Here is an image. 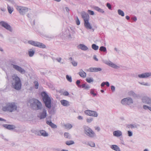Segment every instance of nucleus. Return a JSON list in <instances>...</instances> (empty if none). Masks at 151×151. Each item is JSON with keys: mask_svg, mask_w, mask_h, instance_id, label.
Returning <instances> with one entry per match:
<instances>
[{"mask_svg": "<svg viewBox=\"0 0 151 151\" xmlns=\"http://www.w3.org/2000/svg\"><path fill=\"white\" fill-rule=\"evenodd\" d=\"M81 87L82 88H84L85 89L88 90L90 88V86L88 85H86V84L84 83L81 85Z\"/></svg>", "mask_w": 151, "mask_h": 151, "instance_id": "obj_32", "label": "nucleus"}, {"mask_svg": "<svg viewBox=\"0 0 151 151\" xmlns=\"http://www.w3.org/2000/svg\"><path fill=\"white\" fill-rule=\"evenodd\" d=\"M138 77L139 78H144L143 73L141 74H139L138 75Z\"/></svg>", "mask_w": 151, "mask_h": 151, "instance_id": "obj_53", "label": "nucleus"}, {"mask_svg": "<svg viewBox=\"0 0 151 151\" xmlns=\"http://www.w3.org/2000/svg\"><path fill=\"white\" fill-rule=\"evenodd\" d=\"M82 17L83 19L84 22L86 21L89 20V16L88 14L84 12H83L81 13Z\"/></svg>", "mask_w": 151, "mask_h": 151, "instance_id": "obj_16", "label": "nucleus"}, {"mask_svg": "<svg viewBox=\"0 0 151 151\" xmlns=\"http://www.w3.org/2000/svg\"><path fill=\"white\" fill-rule=\"evenodd\" d=\"M90 93L91 94H93L94 96L96 95V94L94 93V91L92 89H91V90Z\"/></svg>", "mask_w": 151, "mask_h": 151, "instance_id": "obj_54", "label": "nucleus"}, {"mask_svg": "<svg viewBox=\"0 0 151 151\" xmlns=\"http://www.w3.org/2000/svg\"><path fill=\"white\" fill-rule=\"evenodd\" d=\"M11 84L12 87L17 90H20L21 88L22 83L20 78L17 75L12 76Z\"/></svg>", "mask_w": 151, "mask_h": 151, "instance_id": "obj_1", "label": "nucleus"}, {"mask_svg": "<svg viewBox=\"0 0 151 151\" xmlns=\"http://www.w3.org/2000/svg\"><path fill=\"white\" fill-rule=\"evenodd\" d=\"M13 68L15 70L19 71L22 74H24L25 73L26 71L25 70L21 67L17 65H15L14 64H12Z\"/></svg>", "mask_w": 151, "mask_h": 151, "instance_id": "obj_14", "label": "nucleus"}, {"mask_svg": "<svg viewBox=\"0 0 151 151\" xmlns=\"http://www.w3.org/2000/svg\"><path fill=\"white\" fill-rule=\"evenodd\" d=\"M3 126L9 130H13L16 128V127L13 125L4 124Z\"/></svg>", "mask_w": 151, "mask_h": 151, "instance_id": "obj_17", "label": "nucleus"}, {"mask_svg": "<svg viewBox=\"0 0 151 151\" xmlns=\"http://www.w3.org/2000/svg\"><path fill=\"white\" fill-rule=\"evenodd\" d=\"M61 104L63 106H69V102L66 100H63L60 101Z\"/></svg>", "mask_w": 151, "mask_h": 151, "instance_id": "obj_19", "label": "nucleus"}, {"mask_svg": "<svg viewBox=\"0 0 151 151\" xmlns=\"http://www.w3.org/2000/svg\"><path fill=\"white\" fill-rule=\"evenodd\" d=\"M17 109V106L14 102H9L3 106L2 110L5 112H12L15 111Z\"/></svg>", "mask_w": 151, "mask_h": 151, "instance_id": "obj_2", "label": "nucleus"}, {"mask_svg": "<svg viewBox=\"0 0 151 151\" xmlns=\"http://www.w3.org/2000/svg\"><path fill=\"white\" fill-rule=\"evenodd\" d=\"M38 134V135H41L44 137H47L48 136V134L44 130H41Z\"/></svg>", "mask_w": 151, "mask_h": 151, "instance_id": "obj_23", "label": "nucleus"}, {"mask_svg": "<svg viewBox=\"0 0 151 151\" xmlns=\"http://www.w3.org/2000/svg\"><path fill=\"white\" fill-rule=\"evenodd\" d=\"M113 135L116 137H119L122 135V132L120 130H117L113 132Z\"/></svg>", "mask_w": 151, "mask_h": 151, "instance_id": "obj_18", "label": "nucleus"}, {"mask_svg": "<svg viewBox=\"0 0 151 151\" xmlns=\"http://www.w3.org/2000/svg\"><path fill=\"white\" fill-rule=\"evenodd\" d=\"M111 89L112 91H114L115 90V87L113 86H111Z\"/></svg>", "mask_w": 151, "mask_h": 151, "instance_id": "obj_56", "label": "nucleus"}, {"mask_svg": "<svg viewBox=\"0 0 151 151\" xmlns=\"http://www.w3.org/2000/svg\"><path fill=\"white\" fill-rule=\"evenodd\" d=\"M84 144H87V145H88L92 147H94L95 146V145L94 142H88L87 144H86V143H85Z\"/></svg>", "mask_w": 151, "mask_h": 151, "instance_id": "obj_29", "label": "nucleus"}, {"mask_svg": "<svg viewBox=\"0 0 151 151\" xmlns=\"http://www.w3.org/2000/svg\"><path fill=\"white\" fill-rule=\"evenodd\" d=\"M99 50L105 52L106 51V49L105 47L104 46H101L100 47Z\"/></svg>", "mask_w": 151, "mask_h": 151, "instance_id": "obj_43", "label": "nucleus"}, {"mask_svg": "<svg viewBox=\"0 0 151 151\" xmlns=\"http://www.w3.org/2000/svg\"><path fill=\"white\" fill-rule=\"evenodd\" d=\"M63 94L64 96H68L69 95V93L67 91H65L63 93Z\"/></svg>", "mask_w": 151, "mask_h": 151, "instance_id": "obj_57", "label": "nucleus"}, {"mask_svg": "<svg viewBox=\"0 0 151 151\" xmlns=\"http://www.w3.org/2000/svg\"><path fill=\"white\" fill-rule=\"evenodd\" d=\"M35 53V51L32 49H30L28 51L29 56L30 57L33 56Z\"/></svg>", "mask_w": 151, "mask_h": 151, "instance_id": "obj_28", "label": "nucleus"}, {"mask_svg": "<svg viewBox=\"0 0 151 151\" xmlns=\"http://www.w3.org/2000/svg\"><path fill=\"white\" fill-rule=\"evenodd\" d=\"M93 58L96 61H98V59L96 58V55H94L93 56Z\"/></svg>", "mask_w": 151, "mask_h": 151, "instance_id": "obj_60", "label": "nucleus"}, {"mask_svg": "<svg viewBox=\"0 0 151 151\" xmlns=\"http://www.w3.org/2000/svg\"><path fill=\"white\" fill-rule=\"evenodd\" d=\"M95 129L98 131H99L100 130V128L99 127H95Z\"/></svg>", "mask_w": 151, "mask_h": 151, "instance_id": "obj_61", "label": "nucleus"}, {"mask_svg": "<svg viewBox=\"0 0 151 151\" xmlns=\"http://www.w3.org/2000/svg\"><path fill=\"white\" fill-rule=\"evenodd\" d=\"M78 74L79 76L81 77L85 78L86 77V73L82 69H81L80 71L78 72Z\"/></svg>", "mask_w": 151, "mask_h": 151, "instance_id": "obj_20", "label": "nucleus"}, {"mask_svg": "<svg viewBox=\"0 0 151 151\" xmlns=\"http://www.w3.org/2000/svg\"><path fill=\"white\" fill-rule=\"evenodd\" d=\"M46 123L49 125L52 128H56L57 127V126L52 122L51 121H47Z\"/></svg>", "mask_w": 151, "mask_h": 151, "instance_id": "obj_22", "label": "nucleus"}, {"mask_svg": "<svg viewBox=\"0 0 151 151\" xmlns=\"http://www.w3.org/2000/svg\"><path fill=\"white\" fill-rule=\"evenodd\" d=\"M83 128L84 132L87 136L91 138H93L96 136L94 132L88 127L84 126Z\"/></svg>", "mask_w": 151, "mask_h": 151, "instance_id": "obj_5", "label": "nucleus"}, {"mask_svg": "<svg viewBox=\"0 0 151 151\" xmlns=\"http://www.w3.org/2000/svg\"><path fill=\"white\" fill-rule=\"evenodd\" d=\"M144 78H148L151 76V72H147L143 73Z\"/></svg>", "mask_w": 151, "mask_h": 151, "instance_id": "obj_30", "label": "nucleus"}, {"mask_svg": "<svg viewBox=\"0 0 151 151\" xmlns=\"http://www.w3.org/2000/svg\"><path fill=\"white\" fill-rule=\"evenodd\" d=\"M94 9L96 11H97L99 12L104 13V10L98 6H95L94 7Z\"/></svg>", "mask_w": 151, "mask_h": 151, "instance_id": "obj_27", "label": "nucleus"}, {"mask_svg": "<svg viewBox=\"0 0 151 151\" xmlns=\"http://www.w3.org/2000/svg\"><path fill=\"white\" fill-rule=\"evenodd\" d=\"M7 10L9 13L11 14L14 10V9L12 6H10L9 4H7Z\"/></svg>", "mask_w": 151, "mask_h": 151, "instance_id": "obj_26", "label": "nucleus"}, {"mask_svg": "<svg viewBox=\"0 0 151 151\" xmlns=\"http://www.w3.org/2000/svg\"><path fill=\"white\" fill-rule=\"evenodd\" d=\"M78 48L81 49V50L85 51L87 50L88 49V47L83 44H80L78 46Z\"/></svg>", "mask_w": 151, "mask_h": 151, "instance_id": "obj_24", "label": "nucleus"}, {"mask_svg": "<svg viewBox=\"0 0 151 151\" xmlns=\"http://www.w3.org/2000/svg\"><path fill=\"white\" fill-rule=\"evenodd\" d=\"M105 84L107 86V87H109V82L108 81H106L105 82Z\"/></svg>", "mask_w": 151, "mask_h": 151, "instance_id": "obj_59", "label": "nucleus"}, {"mask_svg": "<svg viewBox=\"0 0 151 151\" xmlns=\"http://www.w3.org/2000/svg\"><path fill=\"white\" fill-rule=\"evenodd\" d=\"M84 24L86 28L87 29H91L92 28V27L89 22L88 20L85 22Z\"/></svg>", "mask_w": 151, "mask_h": 151, "instance_id": "obj_21", "label": "nucleus"}, {"mask_svg": "<svg viewBox=\"0 0 151 151\" xmlns=\"http://www.w3.org/2000/svg\"><path fill=\"white\" fill-rule=\"evenodd\" d=\"M64 136L65 138L68 139H70L71 137L70 134L68 132H65L64 134Z\"/></svg>", "mask_w": 151, "mask_h": 151, "instance_id": "obj_33", "label": "nucleus"}, {"mask_svg": "<svg viewBox=\"0 0 151 151\" xmlns=\"http://www.w3.org/2000/svg\"><path fill=\"white\" fill-rule=\"evenodd\" d=\"M127 127L129 128H130L131 129L137 128V126L136 125L134 124H129L127 126Z\"/></svg>", "mask_w": 151, "mask_h": 151, "instance_id": "obj_36", "label": "nucleus"}, {"mask_svg": "<svg viewBox=\"0 0 151 151\" xmlns=\"http://www.w3.org/2000/svg\"><path fill=\"white\" fill-rule=\"evenodd\" d=\"M41 96L45 106L50 109L51 107V100L50 98L46 93L44 91L42 93Z\"/></svg>", "mask_w": 151, "mask_h": 151, "instance_id": "obj_3", "label": "nucleus"}, {"mask_svg": "<svg viewBox=\"0 0 151 151\" xmlns=\"http://www.w3.org/2000/svg\"><path fill=\"white\" fill-rule=\"evenodd\" d=\"M128 95L130 96H132L134 97L137 96V94L133 91H130L128 92Z\"/></svg>", "mask_w": 151, "mask_h": 151, "instance_id": "obj_31", "label": "nucleus"}, {"mask_svg": "<svg viewBox=\"0 0 151 151\" xmlns=\"http://www.w3.org/2000/svg\"><path fill=\"white\" fill-rule=\"evenodd\" d=\"M76 23L77 25H79L80 24V21L77 17H76Z\"/></svg>", "mask_w": 151, "mask_h": 151, "instance_id": "obj_52", "label": "nucleus"}, {"mask_svg": "<svg viewBox=\"0 0 151 151\" xmlns=\"http://www.w3.org/2000/svg\"><path fill=\"white\" fill-rule=\"evenodd\" d=\"M34 14L33 12H30L27 14V16L29 18H33L34 17Z\"/></svg>", "mask_w": 151, "mask_h": 151, "instance_id": "obj_41", "label": "nucleus"}, {"mask_svg": "<svg viewBox=\"0 0 151 151\" xmlns=\"http://www.w3.org/2000/svg\"><path fill=\"white\" fill-rule=\"evenodd\" d=\"M84 113L86 115L94 117H97L98 116L97 113L94 111L87 110L84 111Z\"/></svg>", "mask_w": 151, "mask_h": 151, "instance_id": "obj_9", "label": "nucleus"}, {"mask_svg": "<svg viewBox=\"0 0 151 151\" xmlns=\"http://www.w3.org/2000/svg\"><path fill=\"white\" fill-rule=\"evenodd\" d=\"M17 10L21 15H24L28 11V8L25 7L17 6Z\"/></svg>", "mask_w": 151, "mask_h": 151, "instance_id": "obj_7", "label": "nucleus"}, {"mask_svg": "<svg viewBox=\"0 0 151 151\" xmlns=\"http://www.w3.org/2000/svg\"><path fill=\"white\" fill-rule=\"evenodd\" d=\"M64 126L66 129H70L72 127V125L70 124H65Z\"/></svg>", "mask_w": 151, "mask_h": 151, "instance_id": "obj_38", "label": "nucleus"}, {"mask_svg": "<svg viewBox=\"0 0 151 151\" xmlns=\"http://www.w3.org/2000/svg\"><path fill=\"white\" fill-rule=\"evenodd\" d=\"M76 83L78 87H81V86L79 85V84L80 83V81L79 80H77L76 81Z\"/></svg>", "mask_w": 151, "mask_h": 151, "instance_id": "obj_48", "label": "nucleus"}, {"mask_svg": "<svg viewBox=\"0 0 151 151\" xmlns=\"http://www.w3.org/2000/svg\"><path fill=\"white\" fill-rule=\"evenodd\" d=\"M143 103L148 104L151 107V98L145 96L143 97L142 99Z\"/></svg>", "mask_w": 151, "mask_h": 151, "instance_id": "obj_12", "label": "nucleus"}, {"mask_svg": "<svg viewBox=\"0 0 151 151\" xmlns=\"http://www.w3.org/2000/svg\"><path fill=\"white\" fill-rule=\"evenodd\" d=\"M47 115V111L44 108L42 111L39 113L38 115V117L40 119H44L46 117Z\"/></svg>", "mask_w": 151, "mask_h": 151, "instance_id": "obj_13", "label": "nucleus"}, {"mask_svg": "<svg viewBox=\"0 0 151 151\" xmlns=\"http://www.w3.org/2000/svg\"><path fill=\"white\" fill-rule=\"evenodd\" d=\"M86 81L87 82L91 83L93 81V79L92 78H88L86 79Z\"/></svg>", "mask_w": 151, "mask_h": 151, "instance_id": "obj_42", "label": "nucleus"}, {"mask_svg": "<svg viewBox=\"0 0 151 151\" xmlns=\"http://www.w3.org/2000/svg\"><path fill=\"white\" fill-rule=\"evenodd\" d=\"M139 83L142 85L145 86H150V85L147 82H139Z\"/></svg>", "mask_w": 151, "mask_h": 151, "instance_id": "obj_45", "label": "nucleus"}, {"mask_svg": "<svg viewBox=\"0 0 151 151\" xmlns=\"http://www.w3.org/2000/svg\"><path fill=\"white\" fill-rule=\"evenodd\" d=\"M31 106L34 109H41L42 108V103L38 100L33 99L30 101Z\"/></svg>", "mask_w": 151, "mask_h": 151, "instance_id": "obj_4", "label": "nucleus"}, {"mask_svg": "<svg viewBox=\"0 0 151 151\" xmlns=\"http://www.w3.org/2000/svg\"><path fill=\"white\" fill-rule=\"evenodd\" d=\"M78 119H80V120H81V119H83V117L81 116H79L78 117Z\"/></svg>", "mask_w": 151, "mask_h": 151, "instance_id": "obj_64", "label": "nucleus"}, {"mask_svg": "<svg viewBox=\"0 0 151 151\" xmlns=\"http://www.w3.org/2000/svg\"><path fill=\"white\" fill-rule=\"evenodd\" d=\"M132 19L134 20V21H136L137 20V18L136 17H134L132 18Z\"/></svg>", "mask_w": 151, "mask_h": 151, "instance_id": "obj_62", "label": "nucleus"}, {"mask_svg": "<svg viewBox=\"0 0 151 151\" xmlns=\"http://www.w3.org/2000/svg\"><path fill=\"white\" fill-rule=\"evenodd\" d=\"M92 48L95 50H97L99 49V46L95 44H93L92 45Z\"/></svg>", "mask_w": 151, "mask_h": 151, "instance_id": "obj_40", "label": "nucleus"}, {"mask_svg": "<svg viewBox=\"0 0 151 151\" xmlns=\"http://www.w3.org/2000/svg\"><path fill=\"white\" fill-rule=\"evenodd\" d=\"M35 88L36 89H37L38 88V85L39 84L37 82H35Z\"/></svg>", "mask_w": 151, "mask_h": 151, "instance_id": "obj_55", "label": "nucleus"}, {"mask_svg": "<svg viewBox=\"0 0 151 151\" xmlns=\"http://www.w3.org/2000/svg\"><path fill=\"white\" fill-rule=\"evenodd\" d=\"M106 6L109 9H111L112 7L111 5L109 3H107L106 4Z\"/></svg>", "mask_w": 151, "mask_h": 151, "instance_id": "obj_50", "label": "nucleus"}, {"mask_svg": "<svg viewBox=\"0 0 151 151\" xmlns=\"http://www.w3.org/2000/svg\"><path fill=\"white\" fill-rule=\"evenodd\" d=\"M72 64L74 66H76L77 65V63L75 61H73L71 62Z\"/></svg>", "mask_w": 151, "mask_h": 151, "instance_id": "obj_49", "label": "nucleus"}, {"mask_svg": "<svg viewBox=\"0 0 151 151\" xmlns=\"http://www.w3.org/2000/svg\"><path fill=\"white\" fill-rule=\"evenodd\" d=\"M105 82H102L101 84V86L102 87H104V85H105Z\"/></svg>", "mask_w": 151, "mask_h": 151, "instance_id": "obj_63", "label": "nucleus"}, {"mask_svg": "<svg viewBox=\"0 0 151 151\" xmlns=\"http://www.w3.org/2000/svg\"><path fill=\"white\" fill-rule=\"evenodd\" d=\"M102 61L105 64L115 69H118L119 68V66H117L109 60H102Z\"/></svg>", "mask_w": 151, "mask_h": 151, "instance_id": "obj_11", "label": "nucleus"}, {"mask_svg": "<svg viewBox=\"0 0 151 151\" xmlns=\"http://www.w3.org/2000/svg\"><path fill=\"white\" fill-rule=\"evenodd\" d=\"M129 136L131 137L133 135L132 132L130 131H128L127 132Z\"/></svg>", "mask_w": 151, "mask_h": 151, "instance_id": "obj_51", "label": "nucleus"}, {"mask_svg": "<svg viewBox=\"0 0 151 151\" xmlns=\"http://www.w3.org/2000/svg\"><path fill=\"white\" fill-rule=\"evenodd\" d=\"M121 103L124 105H129L133 103V101L131 98L127 97L122 99L121 100Z\"/></svg>", "mask_w": 151, "mask_h": 151, "instance_id": "obj_8", "label": "nucleus"}, {"mask_svg": "<svg viewBox=\"0 0 151 151\" xmlns=\"http://www.w3.org/2000/svg\"><path fill=\"white\" fill-rule=\"evenodd\" d=\"M62 60V58H57L56 59V60L59 62L60 63V61H61Z\"/></svg>", "mask_w": 151, "mask_h": 151, "instance_id": "obj_58", "label": "nucleus"}, {"mask_svg": "<svg viewBox=\"0 0 151 151\" xmlns=\"http://www.w3.org/2000/svg\"><path fill=\"white\" fill-rule=\"evenodd\" d=\"M143 108L145 110L149 109L151 111V107L146 105H144L143 106Z\"/></svg>", "mask_w": 151, "mask_h": 151, "instance_id": "obj_37", "label": "nucleus"}, {"mask_svg": "<svg viewBox=\"0 0 151 151\" xmlns=\"http://www.w3.org/2000/svg\"><path fill=\"white\" fill-rule=\"evenodd\" d=\"M9 2L8 4H12V5H16L15 3L14 0H7Z\"/></svg>", "mask_w": 151, "mask_h": 151, "instance_id": "obj_39", "label": "nucleus"}, {"mask_svg": "<svg viewBox=\"0 0 151 151\" xmlns=\"http://www.w3.org/2000/svg\"><path fill=\"white\" fill-rule=\"evenodd\" d=\"M74 143V142L73 141L70 140L67 141L65 142V144L68 145H71L73 144Z\"/></svg>", "mask_w": 151, "mask_h": 151, "instance_id": "obj_35", "label": "nucleus"}, {"mask_svg": "<svg viewBox=\"0 0 151 151\" xmlns=\"http://www.w3.org/2000/svg\"><path fill=\"white\" fill-rule=\"evenodd\" d=\"M88 12L90 14L92 15H93L94 14L93 11L90 10H88Z\"/></svg>", "mask_w": 151, "mask_h": 151, "instance_id": "obj_47", "label": "nucleus"}, {"mask_svg": "<svg viewBox=\"0 0 151 151\" xmlns=\"http://www.w3.org/2000/svg\"><path fill=\"white\" fill-rule=\"evenodd\" d=\"M28 43L32 45L37 47L40 48H44L46 47L45 45L42 43L38 42L32 40L28 41Z\"/></svg>", "mask_w": 151, "mask_h": 151, "instance_id": "obj_6", "label": "nucleus"}, {"mask_svg": "<svg viewBox=\"0 0 151 151\" xmlns=\"http://www.w3.org/2000/svg\"><path fill=\"white\" fill-rule=\"evenodd\" d=\"M102 70L100 68H90L87 69L86 71L90 72H97L101 71Z\"/></svg>", "mask_w": 151, "mask_h": 151, "instance_id": "obj_15", "label": "nucleus"}, {"mask_svg": "<svg viewBox=\"0 0 151 151\" xmlns=\"http://www.w3.org/2000/svg\"><path fill=\"white\" fill-rule=\"evenodd\" d=\"M93 120V118H89L86 119V121L88 123H90Z\"/></svg>", "mask_w": 151, "mask_h": 151, "instance_id": "obj_46", "label": "nucleus"}, {"mask_svg": "<svg viewBox=\"0 0 151 151\" xmlns=\"http://www.w3.org/2000/svg\"><path fill=\"white\" fill-rule=\"evenodd\" d=\"M110 147L111 149L115 151H121L119 147L116 145H112Z\"/></svg>", "mask_w": 151, "mask_h": 151, "instance_id": "obj_25", "label": "nucleus"}, {"mask_svg": "<svg viewBox=\"0 0 151 151\" xmlns=\"http://www.w3.org/2000/svg\"><path fill=\"white\" fill-rule=\"evenodd\" d=\"M118 13L119 15L121 16L122 17H124V12L120 9L118 10Z\"/></svg>", "mask_w": 151, "mask_h": 151, "instance_id": "obj_34", "label": "nucleus"}, {"mask_svg": "<svg viewBox=\"0 0 151 151\" xmlns=\"http://www.w3.org/2000/svg\"><path fill=\"white\" fill-rule=\"evenodd\" d=\"M0 25L10 32H12V27L6 22L3 21H1L0 22Z\"/></svg>", "mask_w": 151, "mask_h": 151, "instance_id": "obj_10", "label": "nucleus"}, {"mask_svg": "<svg viewBox=\"0 0 151 151\" xmlns=\"http://www.w3.org/2000/svg\"><path fill=\"white\" fill-rule=\"evenodd\" d=\"M66 78L67 80L70 82H71L72 81V78L71 76H69L68 75L66 76Z\"/></svg>", "mask_w": 151, "mask_h": 151, "instance_id": "obj_44", "label": "nucleus"}]
</instances>
